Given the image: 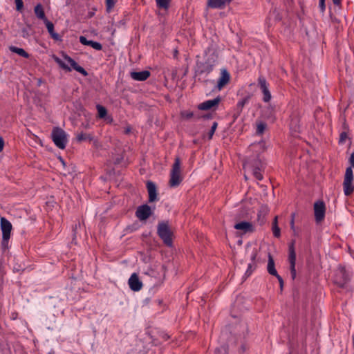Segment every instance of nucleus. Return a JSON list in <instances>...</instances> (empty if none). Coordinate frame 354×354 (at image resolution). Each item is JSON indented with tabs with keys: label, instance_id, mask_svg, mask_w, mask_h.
Listing matches in <instances>:
<instances>
[{
	"label": "nucleus",
	"instance_id": "obj_5",
	"mask_svg": "<svg viewBox=\"0 0 354 354\" xmlns=\"http://www.w3.org/2000/svg\"><path fill=\"white\" fill-rule=\"evenodd\" d=\"M351 273L345 267L339 266L335 271L334 283L341 288H344L351 280Z\"/></svg>",
	"mask_w": 354,
	"mask_h": 354
},
{
	"label": "nucleus",
	"instance_id": "obj_35",
	"mask_svg": "<svg viewBox=\"0 0 354 354\" xmlns=\"http://www.w3.org/2000/svg\"><path fill=\"white\" fill-rule=\"evenodd\" d=\"M181 115L185 119H190L194 116V113L192 111H183L181 113Z\"/></svg>",
	"mask_w": 354,
	"mask_h": 354
},
{
	"label": "nucleus",
	"instance_id": "obj_6",
	"mask_svg": "<svg viewBox=\"0 0 354 354\" xmlns=\"http://www.w3.org/2000/svg\"><path fill=\"white\" fill-rule=\"evenodd\" d=\"M51 138L55 145L59 149H65L67 144V136L65 131L59 128L55 127L51 133Z\"/></svg>",
	"mask_w": 354,
	"mask_h": 354
},
{
	"label": "nucleus",
	"instance_id": "obj_48",
	"mask_svg": "<svg viewBox=\"0 0 354 354\" xmlns=\"http://www.w3.org/2000/svg\"><path fill=\"white\" fill-rule=\"evenodd\" d=\"M220 351H223L224 353H226V348L225 346H221V348H216V351L219 352Z\"/></svg>",
	"mask_w": 354,
	"mask_h": 354
},
{
	"label": "nucleus",
	"instance_id": "obj_45",
	"mask_svg": "<svg viewBox=\"0 0 354 354\" xmlns=\"http://www.w3.org/2000/svg\"><path fill=\"white\" fill-rule=\"evenodd\" d=\"M80 225V224H75L73 226V236H75V234H76V230L77 229V227Z\"/></svg>",
	"mask_w": 354,
	"mask_h": 354
},
{
	"label": "nucleus",
	"instance_id": "obj_24",
	"mask_svg": "<svg viewBox=\"0 0 354 354\" xmlns=\"http://www.w3.org/2000/svg\"><path fill=\"white\" fill-rule=\"evenodd\" d=\"M267 270H268V273L271 275L275 276V275L278 274L277 271L275 269L274 259L270 254H269V256H268V262Z\"/></svg>",
	"mask_w": 354,
	"mask_h": 354
},
{
	"label": "nucleus",
	"instance_id": "obj_43",
	"mask_svg": "<svg viewBox=\"0 0 354 354\" xmlns=\"http://www.w3.org/2000/svg\"><path fill=\"white\" fill-rule=\"evenodd\" d=\"M4 147V140L2 137L0 136V152L2 151Z\"/></svg>",
	"mask_w": 354,
	"mask_h": 354
},
{
	"label": "nucleus",
	"instance_id": "obj_8",
	"mask_svg": "<svg viewBox=\"0 0 354 354\" xmlns=\"http://www.w3.org/2000/svg\"><path fill=\"white\" fill-rule=\"evenodd\" d=\"M295 240H292L288 246V260L290 262V270L292 279L296 277V252L295 249Z\"/></svg>",
	"mask_w": 354,
	"mask_h": 354
},
{
	"label": "nucleus",
	"instance_id": "obj_47",
	"mask_svg": "<svg viewBox=\"0 0 354 354\" xmlns=\"http://www.w3.org/2000/svg\"><path fill=\"white\" fill-rule=\"evenodd\" d=\"M258 217H259L258 220L260 222V225H263V223H265L264 218H261V215L260 214L258 215Z\"/></svg>",
	"mask_w": 354,
	"mask_h": 354
},
{
	"label": "nucleus",
	"instance_id": "obj_42",
	"mask_svg": "<svg viewBox=\"0 0 354 354\" xmlns=\"http://www.w3.org/2000/svg\"><path fill=\"white\" fill-rule=\"evenodd\" d=\"M347 137V135H346V133L345 132H342L341 134H340V138H339V141L340 142H344L346 139V138Z\"/></svg>",
	"mask_w": 354,
	"mask_h": 354
},
{
	"label": "nucleus",
	"instance_id": "obj_30",
	"mask_svg": "<svg viewBox=\"0 0 354 354\" xmlns=\"http://www.w3.org/2000/svg\"><path fill=\"white\" fill-rule=\"evenodd\" d=\"M266 124L265 122H259L257 124V134H263L266 128Z\"/></svg>",
	"mask_w": 354,
	"mask_h": 354
},
{
	"label": "nucleus",
	"instance_id": "obj_9",
	"mask_svg": "<svg viewBox=\"0 0 354 354\" xmlns=\"http://www.w3.org/2000/svg\"><path fill=\"white\" fill-rule=\"evenodd\" d=\"M326 205L324 201H318L314 204L315 219L317 223H320L324 219Z\"/></svg>",
	"mask_w": 354,
	"mask_h": 354
},
{
	"label": "nucleus",
	"instance_id": "obj_18",
	"mask_svg": "<svg viewBox=\"0 0 354 354\" xmlns=\"http://www.w3.org/2000/svg\"><path fill=\"white\" fill-rule=\"evenodd\" d=\"M213 70V65L209 62H200L197 64V69L196 73L198 75H202L204 73L209 74Z\"/></svg>",
	"mask_w": 354,
	"mask_h": 354
},
{
	"label": "nucleus",
	"instance_id": "obj_49",
	"mask_svg": "<svg viewBox=\"0 0 354 354\" xmlns=\"http://www.w3.org/2000/svg\"><path fill=\"white\" fill-rule=\"evenodd\" d=\"M278 217L277 216H275L274 220H273V222H272V225H278Z\"/></svg>",
	"mask_w": 354,
	"mask_h": 354
},
{
	"label": "nucleus",
	"instance_id": "obj_15",
	"mask_svg": "<svg viewBox=\"0 0 354 354\" xmlns=\"http://www.w3.org/2000/svg\"><path fill=\"white\" fill-rule=\"evenodd\" d=\"M147 189L149 194V202L152 203L158 200V193L155 183L147 181Z\"/></svg>",
	"mask_w": 354,
	"mask_h": 354
},
{
	"label": "nucleus",
	"instance_id": "obj_44",
	"mask_svg": "<svg viewBox=\"0 0 354 354\" xmlns=\"http://www.w3.org/2000/svg\"><path fill=\"white\" fill-rule=\"evenodd\" d=\"M160 336L165 341L167 340L169 338V336L167 334L165 333H160Z\"/></svg>",
	"mask_w": 354,
	"mask_h": 354
},
{
	"label": "nucleus",
	"instance_id": "obj_29",
	"mask_svg": "<svg viewBox=\"0 0 354 354\" xmlns=\"http://www.w3.org/2000/svg\"><path fill=\"white\" fill-rule=\"evenodd\" d=\"M97 109L98 112V115L100 118H104L107 114V111L105 107L101 105H97Z\"/></svg>",
	"mask_w": 354,
	"mask_h": 354
},
{
	"label": "nucleus",
	"instance_id": "obj_53",
	"mask_svg": "<svg viewBox=\"0 0 354 354\" xmlns=\"http://www.w3.org/2000/svg\"><path fill=\"white\" fill-rule=\"evenodd\" d=\"M245 177V179L247 180L248 179V177L246 176V175L244 176Z\"/></svg>",
	"mask_w": 354,
	"mask_h": 354
},
{
	"label": "nucleus",
	"instance_id": "obj_16",
	"mask_svg": "<svg viewBox=\"0 0 354 354\" xmlns=\"http://www.w3.org/2000/svg\"><path fill=\"white\" fill-rule=\"evenodd\" d=\"M233 0H208L207 6L212 8L223 9Z\"/></svg>",
	"mask_w": 354,
	"mask_h": 354
},
{
	"label": "nucleus",
	"instance_id": "obj_10",
	"mask_svg": "<svg viewBox=\"0 0 354 354\" xmlns=\"http://www.w3.org/2000/svg\"><path fill=\"white\" fill-rule=\"evenodd\" d=\"M258 85L259 86V88H261L263 94V100L265 102H270V100H271V93L268 89V84L266 80V78L262 76V75H260L258 78Z\"/></svg>",
	"mask_w": 354,
	"mask_h": 354
},
{
	"label": "nucleus",
	"instance_id": "obj_21",
	"mask_svg": "<svg viewBox=\"0 0 354 354\" xmlns=\"http://www.w3.org/2000/svg\"><path fill=\"white\" fill-rule=\"evenodd\" d=\"M44 24L47 28L48 32H49L50 37L55 41H62L61 36L57 32H55L54 30L53 24L48 20H46L44 22Z\"/></svg>",
	"mask_w": 354,
	"mask_h": 354
},
{
	"label": "nucleus",
	"instance_id": "obj_39",
	"mask_svg": "<svg viewBox=\"0 0 354 354\" xmlns=\"http://www.w3.org/2000/svg\"><path fill=\"white\" fill-rule=\"evenodd\" d=\"M295 213H292L291 214L290 227L294 231V232L295 233Z\"/></svg>",
	"mask_w": 354,
	"mask_h": 354
},
{
	"label": "nucleus",
	"instance_id": "obj_50",
	"mask_svg": "<svg viewBox=\"0 0 354 354\" xmlns=\"http://www.w3.org/2000/svg\"><path fill=\"white\" fill-rule=\"evenodd\" d=\"M130 132H131V128H130V127H127V128H126V129H125V130H124V133H125L126 134H128V133H129Z\"/></svg>",
	"mask_w": 354,
	"mask_h": 354
},
{
	"label": "nucleus",
	"instance_id": "obj_13",
	"mask_svg": "<svg viewBox=\"0 0 354 354\" xmlns=\"http://www.w3.org/2000/svg\"><path fill=\"white\" fill-rule=\"evenodd\" d=\"M128 283L130 288L133 291H139L142 287V283L136 273H133L131 275Z\"/></svg>",
	"mask_w": 354,
	"mask_h": 354
},
{
	"label": "nucleus",
	"instance_id": "obj_22",
	"mask_svg": "<svg viewBox=\"0 0 354 354\" xmlns=\"http://www.w3.org/2000/svg\"><path fill=\"white\" fill-rule=\"evenodd\" d=\"M34 12H35L36 17L38 19L43 20L44 22H45L46 20H48V19L46 18V17L45 15V12H44V8H43V6H41V4L38 3L37 5H36V6L34 8Z\"/></svg>",
	"mask_w": 354,
	"mask_h": 354
},
{
	"label": "nucleus",
	"instance_id": "obj_3",
	"mask_svg": "<svg viewBox=\"0 0 354 354\" xmlns=\"http://www.w3.org/2000/svg\"><path fill=\"white\" fill-rule=\"evenodd\" d=\"M181 162L179 157H176L174 162L170 171V178L169 185L171 187H178L183 180L181 175Z\"/></svg>",
	"mask_w": 354,
	"mask_h": 354
},
{
	"label": "nucleus",
	"instance_id": "obj_23",
	"mask_svg": "<svg viewBox=\"0 0 354 354\" xmlns=\"http://www.w3.org/2000/svg\"><path fill=\"white\" fill-rule=\"evenodd\" d=\"M9 50L12 53H17L19 56L26 58V59H28L30 56V54H28L24 49L17 47V46H9Z\"/></svg>",
	"mask_w": 354,
	"mask_h": 354
},
{
	"label": "nucleus",
	"instance_id": "obj_7",
	"mask_svg": "<svg viewBox=\"0 0 354 354\" xmlns=\"http://www.w3.org/2000/svg\"><path fill=\"white\" fill-rule=\"evenodd\" d=\"M1 230L2 231V245H6L10 238V233L12 228L11 223L4 217L0 220Z\"/></svg>",
	"mask_w": 354,
	"mask_h": 354
},
{
	"label": "nucleus",
	"instance_id": "obj_12",
	"mask_svg": "<svg viewBox=\"0 0 354 354\" xmlns=\"http://www.w3.org/2000/svg\"><path fill=\"white\" fill-rule=\"evenodd\" d=\"M220 102H221L220 97H217L213 100H209L203 102V103H201L200 104H198V109L199 110H202V111L209 110L212 108L218 106Z\"/></svg>",
	"mask_w": 354,
	"mask_h": 354
},
{
	"label": "nucleus",
	"instance_id": "obj_37",
	"mask_svg": "<svg viewBox=\"0 0 354 354\" xmlns=\"http://www.w3.org/2000/svg\"><path fill=\"white\" fill-rule=\"evenodd\" d=\"M16 3V9L17 11H21L24 8V3L22 0H15Z\"/></svg>",
	"mask_w": 354,
	"mask_h": 354
},
{
	"label": "nucleus",
	"instance_id": "obj_28",
	"mask_svg": "<svg viewBox=\"0 0 354 354\" xmlns=\"http://www.w3.org/2000/svg\"><path fill=\"white\" fill-rule=\"evenodd\" d=\"M55 61L59 64V66L67 71H71V68H70L67 64H66L61 59H59V57H55Z\"/></svg>",
	"mask_w": 354,
	"mask_h": 354
},
{
	"label": "nucleus",
	"instance_id": "obj_32",
	"mask_svg": "<svg viewBox=\"0 0 354 354\" xmlns=\"http://www.w3.org/2000/svg\"><path fill=\"white\" fill-rule=\"evenodd\" d=\"M272 230L274 236L279 238L281 236V230L278 225H272Z\"/></svg>",
	"mask_w": 354,
	"mask_h": 354
},
{
	"label": "nucleus",
	"instance_id": "obj_26",
	"mask_svg": "<svg viewBox=\"0 0 354 354\" xmlns=\"http://www.w3.org/2000/svg\"><path fill=\"white\" fill-rule=\"evenodd\" d=\"M93 138V137L91 135L83 132L78 133L76 136L77 140L80 142L86 140L91 141Z\"/></svg>",
	"mask_w": 354,
	"mask_h": 354
},
{
	"label": "nucleus",
	"instance_id": "obj_2",
	"mask_svg": "<svg viewBox=\"0 0 354 354\" xmlns=\"http://www.w3.org/2000/svg\"><path fill=\"white\" fill-rule=\"evenodd\" d=\"M243 168L252 171L253 176L259 180L263 179L261 171L263 170V165L259 157H253L248 159L243 164Z\"/></svg>",
	"mask_w": 354,
	"mask_h": 354
},
{
	"label": "nucleus",
	"instance_id": "obj_1",
	"mask_svg": "<svg viewBox=\"0 0 354 354\" xmlns=\"http://www.w3.org/2000/svg\"><path fill=\"white\" fill-rule=\"evenodd\" d=\"M349 162L351 167H347L346 169L343 183L344 192L346 196L351 195L354 191V185H353V172L352 169V167L354 168V152L351 155Z\"/></svg>",
	"mask_w": 354,
	"mask_h": 354
},
{
	"label": "nucleus",
	"instance_id": "obj_19",
	"mask_svg": "<svg viewBox=\"0 0 354 354\" xmlns=\"http://www.w3.org/2000/svg\"><path fill=\"white\" fill-rule=\"evenodd\" d=\"M151 73L148 71H142L140 72L132 71L130 73L131 77L136 81H145L147 80Z\"/></svg>",
	"mask_w": 354,
	"mask_h": 354
},
{
	"label": "nucleus",
	"instance_id": "obj_20",
	"mask_svg": "<svg viewBox=\"0 0 354 354\" xmlns=\"http://www.w3.org/2000/svg\"><path fill=\"white\" fill-rule=\"evenodd\" d=\"M230 75L226 69L221 70V77L217 83V87L221 89L230 82Z\"/></svg>",
	"mask_w": 354,
	"mask_h": 354
},
{
	"label": "nucleus",
	"instance_id": "obj_33",
	"mask_svg": "<svg viewBox=\"0 0 354 354\" xmlns=\"http://www.w3.org/2000/svg\"><path fill=\"white\" fill-rule=\"evenodd\" d=\"M217 127H218V123L216 122H214L212 125L211 129L209 132V136H208L209 140H211L212 138V136H213Z\"/></svg>",
	"mask_w": 354,
	"mask_h": 354
},
{
	"label": "nucleus",
	"instance_id": "obj_25",
	"mask_svg": "<svg viewBox=\"0 0 354 354\" xmlns=\"http://www.w3.org/2000/svg\"><path fill=\"white\" fill-rule=\"evenodd\" d=\"M249 100L250 97L247 96L238 102L236 104V113L238 115L242 112L243 108L244 107L245 104L248 102Z\"/></svg>",
	"mask_w": 354,
	"mask_h": 354
},
{
	"label": "nucleus",
	"instance_id": "obj_40",
	"mask_svg": "<svg viewBox=\"0 0 354 354\" xmlns=\"http://www.w3.org/2000/svg\"><path fill=\"white\" fill-rule=\"evenodd\" d=\"M274 277H276L277 278L279 283L280 284V288H281V289H282L283 286V280L282 277L279 274L275 275Z\"/></svg>",
	"mask_w": 354,
	"mask_h": 354
},
{
	"label": "nucleus",
	"instance_id": "obj_36",
	"mask_svg": "<svg viewBox=\"0 0 354 354\" xmlns=\"http://www.w3.org/2000/svg\"><path fill=\"white\" fill-rule=\"evenodd\" d=\"M92 40H88L85 37L80 36V41L82 44L86 45V46H90V44Z\"/></svg>",
	"mask_w": 354,
	"mask_h": 354
},
{
	"label": "nucleus",
	"instance_id": "obj_17",
	"mask_svg": "<svg viewBox=\"0 0 354 354\" xmlns=\"http://www.w3.org/2000/svg\"><path fill=\"white\" fill-rule=\"evenodd\" d=\"M64 57V59L66 61H67V62L71 65V68H73L75 71L79 72L80 73H81L84 76L88 75V73L86 72V71L84 68H82V66L78 65V64L73 59H72L71 57H69L67 55H65Z\"/></svg>",
	"mask_w": 354,
	"mask_h": 354
},
{
	"label": "nucleus",
	"instance_id": "obj_27",
	"mask_svg": "<svg viewBox=\"0 0 354 354\" xmlns=\"http://www.w3.org/2000/svg\"><path fill=\"white\" fill-rule=\"evenodd\" d=\"M171 0H156L157 7L164 10H168Z\"/></svg>",
	"mask_w": 354,
	"mask_h": 354
},
{
	"label": "nucleus",
	"instance_id": "obj_14",
	"mask_svg": "<svg viewBox=\"0 0 354 354\" xmlns=\"http://www.w3.org/2000/svg\"><path fill=\"white\" fill-rule=\"evenodd\" d=\"M234 228L241 230L243 233H250L254 231V227L252 223L248 221H241L234 225Z\"/></svg>",
	"mask_w": 354,
	"mask_h": 354
},
{
	"label": "nucleus",
	"instance_id": "obj_41",
	"mask_svg": "<svg viewBox=\"0 0 354 354\" xmlns=\"http://www.w3.org/2000/svg\"><path fill=\"white\" fill-rule=\"evenodd\" d=\"M252 272V264H249L248 270H247V271L245 272V274L247 276H250Z\"/></svg>",
	"mask_w": 354,
	"mask_h": 354
},
{
	"label": "nucleus",
	"instance_id": "obj_52",
	"mask_svg": "<svg viewBox=\"0 0 354 354\" xmlns=\"http://www.w3.org/2000/svg\"><path fill=\"white\" fill-rule=\"evenodd\" d=\"M353 348H354V335L353 336Z\"/></svg>",
	"mask_w": 354,
	"mask_h": 354
},
{
	"label": "nucleus",
	"instance_id": "obj_46",
	"mask_svg": "<svg viewBox=\"0 0 354 354\" xmlns=\"http://www.w3.org/2000/svg\"><path fill=\"white\" fill-rule=\"evenodd\" d=\"M334 5L340 6L342 0H332Z\"/></svg>",
	"mask_w": 354,
	"mask_h": 354
},
{
	"label": "nucleus",
	"instance_id": "obj_51",
	"mask_svg": "<svg viewBox=\"0 0 354 354\" xmlns=\"http://www.w3.org/2000/svg\"><path fill=\"white\" fill-rule=\"evenodd\" d=\"M178 53V50L175 49L174 51V57H177Z\"/></svg>",
	"mask_w": 354,
	"mask_h": 354
},
{
	"label": "nucleus",
	"instance_id": "obj_31",
	"mask_svg": "<svg viewBox=\"0 0 354 354\" xmlns=\"http://www.w3.org/2000/svg\"><path fill=\"white\" fill-rule=\"evenodd\" d=\"M115 3V0H106V10L107 12H110Z\"/></svg>",
	"mask_w": 354,
	"mask_h": 354
},
{
	"label": "nucleus",
	"instance_id": "obj_11",
	"mask_svg": "<svg viewBox=\"0 0 354 354\" xmlns=\"http://www.w3.org/2000/svg\"><path fill=\"white\" fill-rule=\"evenodd\" d=\"M153 214L150 206L147 204L139 206L136 211V216L140 221H145Z\"/></svg>",
	"mask_w": 354,
	"mask_h": 354
},
{
	"label": "nucleus",
	"instance_id": "obj_34",
	"mask_svg": "<svg viewBox=\"0 0 354 354\" xmlns=\"http://www.w3.org/2000/svg\"><path fill=\"white\" fill-rule=\"evenodd\" d=\"M90 46L97 50H101L102 49V45L97 41H91Z\"/></svg>",
	"mask_w": 354,
	"mask_h": 354
},
{
	"label": "nucleus",
	"instance_id": "obj_4",
	"mask_svg": "<svg viewBox=\"0 0 354 354\" xmlns=\"http://www.w3.org/2000/svg\"><path fill=\"white\" fill-rule=\"evenodd\" d=\"M157 234L167 246H172V232L168 221L158 223Z\"/></svg>",
	"mask_w": 354,
	"mask_h": 354
},
{
	"label": "nucleus",
	"instance_id": "obj_38",
	"mask_svg": "<svg viewBox=\"0 0 354 354\" xmlns=\"http://www.w3.org/2000/svg\"><path fill=\"white\" fill-rule=\"evenodd\" d=\"M319 7L322 12H324L326 9L325 0H319Z\"/></svg>",
	"mask_w": 354,
	"mask_h": 354
}]
</instances>
